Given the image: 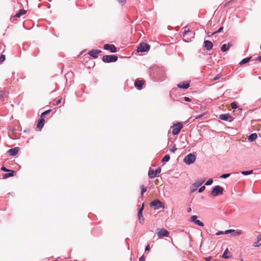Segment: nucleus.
Listing matches in <instances>:
<instances>
[{
    "mask_svg": "<svg viewBox=\"0 0 261 261\" xmlns=\"http://www.w3.org/2000/svg\"><path fill=\"white\" fill-rule=\"evenodd\" d=\"M164 69L160 67H155L151 69L150 75L154 82H161L165 79Z\"/></svg>",
    "mask_w": 261,
    "mask_h": 261,
    "instance_id": "nucleus-1",
    "label": "nucleus"
},
{
    "mask_svg": "<svg viewBox=\"0 0 261 261\" xmlns=\"http://www.w3.org/2000/svg\"><path fill=\"white\" fill-rule=\"evenodd\" d=\"M150 206L153 207L154 210H158L160 208H165V204L159 199H155L150 203Z\"/></svg>",
    "mask_w": 261,
    "mask_h": 261,
    "instance_id": "nucleus-2",
    "label": "nucleus"
},
{
    "mask_svg": "<svg viewBox=\"0 0 261 261\" xmlns=\"http://www.w3.org/2000/svg\"><path fill=\"white\" fill-rule=\"evenodd\" d=\"M118 60V57L115 55H105L102 58L104 63L115 62Z\"/></svg>",
    "mask_w": 261,
    "mask_h": 261,
    "instance_id": "nucleus-3",
    "label": "nucleus"
},
{
    "mask_svg": "<svg viewBox=\"0 0 261 261\" xmlns=\"http://www.w3.org/2000/svg\"><path fill=\"white\" fill-rule=\"evenodd\" d=\"M196 158V157L195 154L193 153H189L185 157L184 162L187 165H189L195 162Z\"/></svg>",
    "mask_w": 261,
    "mask_h": 261,
    "instance_id": "nucleus-4",
    "label": "nucleus"
},
{
    "mask_svg": "<svg viewBox=\"0 0 261 261\" xmlns=\"http://www.w3.org/2000/svg\"><path fill=\"white\" fill-rule=\"evenodd\" d=\"M223 188L220 186H215L211 192V195L214 197L217 196L218 195L223 194Z\"/></svg>",
    "mask_w": 261,
    "mask_h": 261,
    "instance_id": "nucleus-5",
    "label": "nucleus"
},
{
    "mask_svg": "<svg viewBox=\"0 0 261 261\" xmlns=\"http://www.w3.org/2000/svg\"><path fill=\"white\" fill-rule=\"evenodd\" d=\"M150 48V45L145 42H142L139 45L137 50L138 53H143L148 51Z\"/></svg>",
    "mask_w": 261,
    "mask_h": 261,
    "instance_id": "nucleus-6",
    "label": "nucleus"
},
{
    "mask_svg": "<svg viewBox=\"0 0 261 261\" xmlns=\"http://www.w3.org/2000/svg\"><path fill=\"white\" fill-rule=\"evenodd\" d=\"M183 125L181 122H177L172 127V133L173 135H177L182 128Z\"/></svg>",
    "mask_w": 261,
    "mask_h": 261,
    "instance_id": "nucleus-7",
    "label": "nucleus"
},
{
    "mask_svg": "<svg viewBox=\"0 0 261 261\" xmlns=\"http://www.w3.org/2000/svg\"><path fill=\"white\" fill-rule=\"evenodd\" d=\"M161 172V168L160 167L157 168L155 170L150 168L148 171V176L150 178H154L158 174L160 173Z\"/></svg>",
    "mask_w": 261,
    "mask_h": 261,
    "instance_id": "nucleus-8",
    "label": "nucleus"
},
{
    "mask_svg": "<svg viewBox=\"0 0 261 261\" xmlns=\"http://www.w3.org/2000/svg\"><path fill=\"white\" fill-rule=\"evenodd\" d=\"M219 118L224 121H228V122H232L234 120V118H233L230 114H223L219 116Z\"/></svg>",
    "mask_w": 261,
    "mask_h": 261,
    "instance_id": "nucleus-9",
    "label": "nucleus"
},
{
    "mask_svg": "<svg viewBox=\"0 0 261 261\" xmlns=\"http://www.w3.org/2000/svg\"><path fill=\"white\" fill-rule=\"evenodd\" d=\"M103 48L107 50H110L112 53H115L117 52V48L113 44H106L104 45Z\"/></svg>",
    "mask_w": 261,
    "mask_h": 261,
    "instance_id": "nucleus-10",
    "label": "nucleus"
},
{
    "mask_svg": "<svg viewBox=\"0 0 261 261\" xmlns=\"http://www.w3.org/2000/svg\"><path fill=\"white\" fill-rule=\"evenodd\" d=\"M198 217L196 215H193L191 217V221L194 222L195 224H197L200 226H203L204 223L201 222L200 220L197 219Z\"/></svg>",
    "mask_w": 261,
    "mask_h": 261,
    "instance_id": "nucleus-11",
    "label": "nucleus"
},
{
    "mask_svg": "<svg viewBox=\"0 0 261 261\" xmlns=\"http://www.w3.org/2000/svg\"><path fill=\"white\" fill-rule=\"evenodd\" d=\"M144 80H137L135 81V82L134 83V86L137 89H138L139 90H141L142 89V86H143V85L144 84Z\"/></svg>",
    "mask_w": 261,
    "mask_h": 261,
    "instance_id": "nucleus-12",
    "label": "nucleus"
},
{
    "mask_svg": "<svg viewBox=\"0 0 261 261\" xmlns=\"http://www.w3.org/2000/svg\"><path fill=\"white\" fill-rule=\"evenodd\" d=\"M169 231L164 228L161 229L158 232L159 237H168L169 236Z\"/></svg>",
    "mask_w": 261,
    "mask_h": 261,
    "instance_id": "nucleus-13",
    "label": "nucleus"
},
{
    "mask_svg": "<svg viewBox=\"0 0 261 261\" xmlns=\"http://www.w3.org/2000/svg\"><path fill=\"white\" fill-rule=\"evenodd\" d=\"M177 86L179 89L186 90L188 89L189 87H190V83L184 81L178 84Z\"/></svg>",
    "mask_w": 261,
    "mask_h": 261,
    "instance_id": "nucleus-14",
    "label": "nucleus"
},
{
    "mask_svg": "<svg viewBox=\"0 0 261 261\" xmlns=\"http://www.w3.org/2000/svg\"><path fill=\"white\" fill-rule=\"evenodd\" d=\"M101 52V51L99 49H92L88 53V54L94 58H97L98 55Z\"/></svg>",
    "mask_w": 261,
    "mask_h": 261,
    "instance_id": "nucleus-15",
    "label": "nucleus"
},
{
    "mask_svg": "<svg viewBox=\"0 0 261 261\" xmlns=\"http://www.w3.org/2000/svg\"><path fill=\"white\" fill-rule=\"evenodd\" d=\"M204 46L206 50H210L213 48V44L211 41L205 40L204 41Z\"/></svg>",
    "mask_w": 261,
    "mask_h": 261,
    "instance_id": "nucleus-16",
    "label": "nucleus"
},
{
    "mask_svg": "<svg viewBox=\"0 0 261 261\" xmlns=\"http://www.w3.org/2000/svg\"><path fill=\"white\" fill-rule=\"evenodd\" d=\"M18 151H19L18 147H14V148L10 149L8 151V152L10 154V155L14 156L18 153Z\"/></svg>",
    "mask_w": 261,
    "mask_h": 261,
    "instance_id": "nucleus-17",
    "label": "nucleus"
},
{
    "mask_svg": "<svg viewBox=\"0 0 261 261\" xmlns=\"http://www.w3.org/2000/svg\"><path fill=\"white\" fill-rule=\"evenodd\" d=\"M44 123H45L44 118L40 117V118L38 121L37 124V127L38 128H42L44 125Z\"/></svg>",
    "mask_w": 261,
    "mask_h": 261,
    "instance_id": "nucleus-18",
    "label": "nucleus"
},
{
    "mask_svg": "<svg viewBox=\"0 0 261 261\" xmlns=\"http://www.w3.org/2000/svg\"><path fill=\"white\" fill-rule=\"evenodd\" d=\"M257 138V135L256 133H252L248 137V140L249 142H252L255 141L256 138Z\"/></svg>",
    "mask_w": 261,
    "mask_h": 261,
    "instance_id": "nucleus-19",
    "label": "nucleus"
},
{
    "mask_svg": "<svg viewBox=\"0 0 261 261\" xmlns=\"http://www.w3.org/2000/svg\"><path fill=\"white\" fill-rule=\"evenodd\" d=\"M261 245V234L258 235L257 237V241L253 244L254 247H259Z\"/></svg>",
    "mask_w": 261,
    "mask_h": 261,
    "instance_id": "nucleus-20",
    "label": "nucleus"
},
{
    "mask_svg": "<svg viewBox=\"0 0 261 261\" xmlns=\"http://www.w3.org/2000/svg\"><path fill=\"white\" fill-rule=\"evenodd\" d=\"M228 252V248H226L224 251L223 252V254H222V257L224 259H229L232 256V255L231 254V253L229 252V255H227V253Z\"/></svg>",
    "mask_w": 261,
    "mask_h": 261,
    "instance_id": "nucleus-21",
    "label": "nucleus"
},
{
    "mask_svg": "<svg viewBox=\"0 0 261 261\" xmlns=\"http://www.w3.org/2000/svg\"><path fill=\"white\" fill-rule=\"evenodd\" d=\"M251 58H252V57L250 56V57H248L247 58L243 59L240 62L239 65L242 66L243 64H245L249 62L250 61V60H251Z\"/></svg>",
    "mask_w": 261,
    "mask_h": 261,
    "instance_id": "nucleus-22",
    "label": "nucleus"
},
{
    "mask_svg": "<svg viewBox=\"0 0 261 261\" xmlns=\"http://www.w3.org/2000/svg\"><path fill=\"white\" fill-rule=\"evenodd\" d=\"M27 11L24 9H20L18 13L15 14V17H20L21 15L25 14Z\"/></svg>",
    "mask_w": 261,
    "mask_h": 261,
    "instance_id": "nucleus-23",
    "label": "nucleus"
},
{
    "mask_svg": "<svg viewBox=\"0 0 261 261\" xmlns=\"http://www.w3.org/2000/svg\"><path fill=\"white\" fill-rule=\"evenodd\" d=\"M205 181V179H200L197 180L193 184L196 185L197 187H200Z\"/></svg>",
    "mask_w": 261,
    "mask_h": 261,
    "instance_id": "nucleus-24",
    "label": "nucleus"
},
{
    "mask_svg": "<svg viewBox=\"0 0 261 261\" xmlns=\"http://www.w3.org/2000/svg\"><path fill=\"white\" fill-rule=\"evenodd\" d=\"M15 173V171L10 170L9 172H8V173H6L4 175V177L6 178L9 177H12L14 176Z\"/></svg>",
    "mask_w": 261,
    "mask_h": 261,
    "instance_id": "nucleus-25",
    "label": "nucleus"
},
{
    "mask_svg": "<svg viewBox=\"0 0 261 261\" xmlns=\"http://www.w3.org/2000/svg\"><path fill=\"white\" fill-rule=\"evenodd\" d=\"M184 32L183 33V36H185L187 34H192V32L190 30L188 27H185L184 28Z\"/></svg>",
    "mask_w": 261,
    "mask_h": 261,
    "instance_id": "nucleus-26",
    "label": "nucleus"
},
{
    "mask_svg": "<svg viewBox=\"0 0 261 261\" xmlns=\"http://www.w3.org/2000/svg\"><path fill=\"white\" fill-rule=\"evenodd\" d=\"M229 48L226 44H223L221 47V50L222 52H226L228 50Z\"/></svg>",
    "mask_w": 261,
    "mask_h": 261,
    "instance_id": "nucleus-27",
    "label": "nucleus"
},
{
    "mask_svg": "<svg viewBox=\"0 0 261 261\" xmlns=\"http://www.w3.org/2000/svg\"><path fill=\"white\" fill-rule=\"evenodd\" d=\"M253 173V170H246V171H242L241 172V174L243 175H248L252 174Z\"/></svg>",
    "mask_w": 261,
    "mask_h": 261,
    "instance_id": "nucleus-28",
    "label": "nucleus"
},
{
    "mask_svg": "<svg viewBox=\"0 0 261 261\" xmlns=\"http://www.w3.org/2000/svg\"><path fill=\"white\" fill-rule=\"evenodd\" d=\"M138 218H139L140 223L141 224H143L144 221V219H143V213H141V215H140V213H138Z\"/></svg>",
    "mask_w": 261,
    "mask_h": 261,
    "instance_id": "nucleus-29",
    "label": "nucleus"
},
{
    "mask_svg": "<svg viewBox=\"0 0 261 261\" xmlns=\"http://www.w3.org/2000/svg\"><path fill=\"white\" fill-rule=\"evenodd\" d=\"M170 159V156L169 154L165 155L162 160V162H167Z\"/></svg>",
    "mask_w": 261,
    "mask_h": 261,
    "instance_id": "nucleus-30",
    "label": "nucleus"
},
{
    "mask_svg": "<svg viewBox=\"0 0 261 261\" xmlns=\"http://www.w3.org/2000/svg\"><path fill=\"white\" fill-rule=\"evenodd\" d=\"M198 188V187H197L196 185L193 184L192 186L190 187L191 193L194 192Z\"/></svg>",
    "mask_w": 261,
    "mask_h": 261,
    "instance_id": "nucleus-31",
    "label": "nucleus"
},
{
    "mask_svg": "<svg viewBox=\"0 0 261 261\" xmlns=\"http://www.w3.org/2000/svg\"><path fill=\"white\" fill-rule=\"evenodd\" d=\"M50 111H51L50 109L45 111L41 114L40 117H41L42 118H44V116H46V115L49 114L50 112Z\"/></svg>",
    "mask_w": 261,
    "mask_h": 261,
    "instance_id": "nucleus-32",
    "label": "nucleus"
},
{
    "mask_svg": "<svg viewBox=\"0 0 261 261\" xmlns=\"http://www.w3.org/2000/svg\"><path fill=\"white\" fill-rule=\"evenodd\" d=\"M141 196L142 197L144 193L146 192V191H147V189L146 187H144L143 185H142L141 187Z\"/></svg>",
    "mask_w": 261,
    "mask_h": 261,
    "instance_id": "nucleus-33",
    "label": "nucleus"
},
{
    "mask_svg": "<svg viewBox=\"0 0 261 261\" xmlns=\"http://www.w3.org/2000/svg\"><path fill=\"white\" fill-rule=\"evenodd\" d=\"M213 180L212 178H209L205 182V185L209 186L212 184Z\"/></svg>",
    "mask_w": 261,
    "mask_h": 261,
    "instance_id": "nucleus-34",
    "label": "nucleus"
},
{
    "mask_svg": "<svg viewBox=\"0 0 261 261\" xmlns=\"http://www.w3.org/2000/svg\"><path fill=\"white\" fill-rule=\"evenodd\" d=\"M230 174H231L230 173H226V174H222V175H221L220 176V178H224V179H225V178H227V177H229V176H230Z\"/></svg>",
    "mask_w": 261,
    "mask_h": 261,
    "instance_id": "nucleus-35",
    "label": "nucleus"
},
{
    "mask_svg": "<svg viewBox=\"0 0 261 261\" xmlns=\"http://www.w3.org/2000/svg\"><path fill=\"white\" fill-rule=\"evenodd\" d=\"M223 29V27H220L218 30L216 31L215 32H214V33H212V35H214V34H217V33H220Z\"/></svg>",
    "mask_w": 261,
    "mask_h": 261,
    "instance_id": "nucleus-36",
    "label": "nucleus"
},
{
    "mask_svg": "<svg viewBox=\"0 0 261 261\" xmlns=\"http://www.w3.org/2000/svg\"><path fill=\"white\" fill-rule=\"evenodd\" d=\"M231 107L233 109H236L238 108L237 102L234 101L231 103Z\"/></svg>",
    "mask_w": 261,
    "mask_h": 261,
    "instance_id": "nucleus-37",
    "label": "nucleus"
},
{
    "mask_svg": "<svg viewBox=\"0 0 261 261\" xmlns=\"http://www.w3.org/2000/svg\"><path fill=\"white\" fill-rule=\"evenodd\" d=\"M206 113H203L196 116L195 119H199L205 115Z\"/></svg>",
    "mask_w": 261,
    "mask_h": 261,
    "instance_id": "nucleus-38",
    "label": "nucleus"
},
{
    "mask_svg": "<svg viewBox=\"0 0 261 261\" xmlns=\"http://www.w3.org/2000/svg\"><path fill=\"white\" fill-rule=\"evenodd\" d=\"M144 209V204L142 203L141 207L139 210L138 213H140V215H141V213H143V211Z\"/></svg>",
    "mask_w": 261,
    "mask_h": 261,
    "instance_id": "nucleus-39",
    "label": "nucleus"
},
{
    "mask_svg": "<svg viewBox=\"0 0 261 261\" xmlns=\"http://www.w3.org/2000/svg\"><path fill=\"white\" fill-rule=\"evenodd\" d=\"M5 60V56L1 55L0 56V63H3Z\"/></svg>",
    "mask_w": 261,
    "mask_h": 261,
    "instance_id": "nucleus-40",
    "label": "nucleus"
},
{
    "mask_svg": "<svg viewBox=\"0 0 261 261\" xmlns=\"http://www.w3.org/2000/svg\"><path fill=\"white\" fill-rule=\"evenodd\" d=\"M205 187L204 186H201V187H200L198 189V192L199 193H201L203 191H204V190H205Z\"/></svg>",
    "mask_w": 261,
    "mask_h": 261,
    "instance_id": "nucleus-41",
    "label": "nucleus"
},
{
    "mask_svg": "<svg viewBox=\"0 0 261 261\" xmlns=\"http://www.w3.org/2000/svg\"><path fill=\"white\" fill-rule=\"evenodd\" d=\"M1 170L4 171V172H9L10 169H7L5 166H3L1 168Z\"/></svg>",
    "mask_w": 261,
    "mask_h": 261,
    "instance_id": "nucleus-42",
    "label": "nucleus"
},
{
    "mask_svg": "<svg viewBox=\"0 0 261 261\" xmlns=\"http://www.w3.org/2000/svg\"><path fill=\"white\" fill-rule=\"evenodd\" d=\"M234 232V229H228V230H226L224 231V233L225 234H228L229 233H230V232Z\"/></svg>",
    "mask_w": 261,
    "mask_h": 261,
    "instance_id": "nucleus-43",
    "label": "nucleus"
},
{
    "mask_svg": "<svg viewBox=\"0 0 261 261\" xmlns=\"http://www.w3.org/2000/svg\"><path fill=\"white\" fill-rule=\"evenodd\" d=\"M233 232L234 233L233 235H234V236H239L241 234V230H237V231L234 230V232Z\"/></svg>",
    "mask_w": 261,
    "mask_h": 261,
    "instance_id": "nucleus-44",
    "label": "nucleus"
},
{
    "mask_svg": "<svg viewBox=\"0 0 261 261\" xmlns=\"http://www.w3.org/2000/svg\"><path fill=\"white\" fill-rule=\"evenodd\" d=\"M177 150V148L175 146V145L172 146V147L170 149V151L174 152Z\"/></svg>",
    "mask_w": 261,
    "mask_h": 261,
    "instance_id": "nucleus-45",
    "label": "nucleus"
},
{
    "mask_svg": "<svg viewBox=\"0 0 261 261\" xmlns=\"http://www.w3.org/2000/svg\"><path fill=\"white\" fill-rule=\"evenodd\" d=\"M221 76V74L220 73H219V74H217L213 79V81H216V80H218Z\"/></svg>",
    "mask_w": 261,
    "mask_h": 261,
    "instance_id": "nucleus-46",
    "label": "nucleus"
},
{
    "mask_svg": "<svg viewBox=\"0 0 261 261\" xmlns=\"http://www.w3.org/2000/svg\"><path fill=\"white\" fill-rule=\"evenodd\" d=\"M184 99L185 101L187 102H191L192 101V99L188 97H184Z\"/></svg>",
    "mask_w": 261,
    "mask_h": 261,
    "instance_id": "nucleus-47",
    "label": "nucleus"
},
{
    "mask_svg": "<svg viewBox=\"0 0 261 261\" xmlns=\"http://www.w3.org/2000/svg\"><path fill=\"white\" fill-rule=\"evenodd\" d=\"M61 100H62V98H60V99H58V100L56 101V103H54V105H55V106H57V105H59V104L61 102Z\"/></svg>",
    "mask_w": 261,
    "mask_h": 261,
    "instance_id": "nucleus-48",
    "label": "nucleus"
},
{
    "mask_svg": "<svg viewBox=\"0 0 261 261\" xmlns=\"http://www.w3.org/2000/svg\"><path fill=\"white\" fill-rule=\"evenodd\" d=\"M119 3L121 4H122V5H124L125 2H126V0H117Z\"/></svg>",
    "mask_w": 261,
    "mask_h": 261,
    "instance_id": "nucleus-49",
    "label": "nucleus"
},
{
    "mask_svg": "<svg viewBox=\"0 0 261 261\" xmlns=\"http://www.w3.org/2000/svg\"><path fill=\"white\" fill-rule=\"evenodd\" d=\"M222 234H225L224 231L223 232L222 231H218V232H217L216 233V235H217V236H219V235Z\"/></svg>",
    "mask_w": 261,
    "mask_h": 261,
    "instance_id": "nucleus-50",
    "label": "nucleus"
},
{
    "mask_svg": "<svg viewBox=\"0 0 261 261\" xmlns=\"http://www.w3.org/2000/svg\"><path fill=\"white\" fill-rule=\"evenodd\" d=\"M0 98H3L4 95L5 94V92L4 91H0Z\"/></svg>",
    "mask_w": 261,
    "mask_h": 261,
    "instance_id": "nucleus-51",
    "label": "nucleus"
},
{
    "mask_svg": "<svg viewBox=\"0 0 261 261\" xmlns=\"http://www.w3.org/2000/svg\"><path fill=\"white\" fill-rule=\"evenodd\" d=\"M0 98H3L4 95L5 94V92L4 91H0Z\"/></svg>",
    "mask_w": 261,
    "mask_h": 261,
    "instance_id": "nucleus-52",
    "label": "nucleus"
},
{
    "mask_svg": "<svg viewBox=\"0 0 261 261\" xmlns=\"http://www.w3.org/2000/svg\"><path fill=\"white\" fill-rule=\"evenodd\" d=\"M231 1L227 2L224 4V7H227L230 3H231Z\"/></svg>",
    "mask_w": 261,
    "mask_h": 261,
    "instance_id": "nucleus-53",
    "label": "nucleus"
},
{
    "mask_svg": "<svg viewBox=\"0 0 261 261\" xmlns=\"http://www.w3.org/2000/svg\"><path fill=\"white\" fill-rule=\"evenodd\" d=\"M150 250V246L149 245H147L146 247H145V251H149Z\"/></svg>",
    "mask_w": 261,
    "mask_h": 261,
    "instance_id": "nucleus-54",
    "label": "nucleus"
},
{
    "mask_svg": "<svg viewBox=\"0 0 261 261\" xmlns=\"http://www.w3.org/2000/svg\"><path fill=\"white\" fill-rule=\"evenodd\" d=\"M139 261H145V257L144 255H143L140 257Z\"/></svg>",
    "mask_w": 261,
    "mask_h": 261,
    "instance_id": "nucleus-55",
    "label": "nucleus"
},
{
    "mask_svg": "<svg viewBox=\"0 0 261 261\" xmlns=\"http://www.w3.org/2000/svg\"><path fill=\"white\" fill-rule=\"evenodd\" d=\"M227 46H228V48H229V47H231L233 46V44L231 42H229L228 43V44H227Z\"/></svg>",
    "mask_w": 261,
    "mask_h": 261,
    "instance_id": "nucleus-56",
    "label": "nucleus"
},
{
    "mask_svg": "<svg viewBox=\"0 0 261 261\" xmlns=\"http://www.w3.org/2000/svg\"><path fill=\"white\" fill-rule=\"evenodd\" d=\"M256 61H258V62H261V55H260V56H259L257 58V59H256Z\"/></svg>",
    "mask_w": 261,
    "mask_h": 261,
    "instance_id": "nucleus-57",
    "label": "nucleus"
},
{
    "mask_svg": "<svg viewBox=\"0 0 261 261\" xmlns=\"http://www.w3.org/2000/svg\"><path fill=\"white\" fill-rule=\"evenodd\" d=\"M211 258H212V257L210 256V257H205V259L206 261H211Z\"/></svg>",
    "mask_w": 261,
    "mask_h": 261,
    "instance_id": "nucleus-58",
    "label": "nucleus"
},
{
    "mask_svg": "<svg viewBox=\"0 0 261 261\" xmlns=\"http://www.w3.org/2000/svg\"><path fill=\"white\" fill-rule=\"evenodd\" d=\"M191 211V207H189L188 209H187V212L188 213L190 212Z\"/></svg>",
    "mask_w": 261,
    "mask_h": 261,
    "instance_id": "nucleus-59",
    "label": "nucleus"
}]
</instances>
